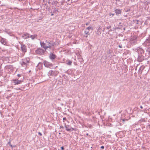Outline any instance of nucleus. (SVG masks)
Returning <instances> with one entry per match:
<instances>
[{
  "instance_id": "1",
  "label": "nucleus",
  "mask_w": 150,
  "mask_h": 150,
  "mask_svg": "<svg viewBox=\"0 0 150 150\" xmlns=\"http://www.w3.org/2000/svg\"><path fill=\"white\" fill-rule=\"evenodd\" d=\"M40 43L41 47L44 48L45 50H47L48 48L50 49L51 46L54 45V44L53 43H44V42H41Z\"/></svg>"
},
{
  "instance_id": "2",
  "label": "nucleus",
  "mask_w": 150,
  "mask_h": 150,
  "mask_svg": "<svg viewBox=\"0 0 150 150\" xmlns=\"http://www.w3.org/2000/svg\"><path fill=\"white\" fill-rule=\"evenodd\" d=\"M30 59L29 58H25L22 59L21 64L23 67H27L28 64L29 63Z\"/></svg>"
},
{
  "instance_id": "3",
  "label": "nucleus",
  "mask_w": 150,
  "mask_h": 150,
  "mask_svg": "<svg viewBox=\"0 0 150 150\" xmlns=\"http://www.w3.org/2000/svg\"><path fill=\"white\" fill-rule=\"evenodd\" d=\"M58 72L57 71L50 70L48 72L47 74L49 76H56L58 74Z\"/></svg>"
},
{
  "instance_id": "4",
  "label": "nucleus",
  "mask_w": 150,
  "mask_h": 150,
  "mask_svg": "<svg viewBox=\"0 0 150 150\" xmlns=\"http://www.w3.org/2000/svg\"><path fill=\"white\" fill-rule=\"evenodd\" d=\"M130 42L132 44L135 45L137 43V37L134 36L132 37L130 40Z\"/></svg>"
},
{
  "instance_id": "5",
  "label": "nucleus",
  "mask_w": 150,
  "mask_h": 150,
  "mask_svg": "<svg viewBox=\"0 0 150 150\" xmlns=\"http://www.w3.org/2000/svg\"><path fill=\"white\" fill-rule=\"evenodd\" d=\"M35 52L37 54L39 55L42 54L44 53V50L41 48H38L35 50Z\"/></svg>"
},
{
  "instance_id": "6",
  "label": "nucleus",
  "mask_w": 150,
  "mask_h": 150,
  "mask_svg": "<svg viewBox=\"0 0 150 150\" xmlns=\"http://www.w3.org/2000/svg\"><path fill=\"white\" fill-rule=\"evenodd\" d=\"M21 49L22 52L24 53L22 56H23L24 55V54L27 52L26 46L24 45H21Z\"/></svg>"
},
{
  "instance_id": "7",
  "label": "nucleus",
  "mask_w": 150,
  "mask_h": 150,
  "mask_svg": "<svg viewBox=\"0 0 150 150\" xmlns=\"http://www.w3.org/2000/svg\"><path fill=\"white\" fill-rule=\"evenodd\" d=\"M150 43V36L146 40L143 44V45L145 46H148Z\"/></svg>"
},
{
  "instance_id": "8",
  "label": "nucleus",
  "mask_w": 150,
  "mask_h": 150,
  "mask_svg": "<svg viewBox=\"0 0 150 150\" xmlns=\"http://www.w3.org/2000/svg\"><path fill=\"white\" fill-rule=\"evenodd\" d=\"M44 64L45 67L49 68H50V67L52 65V64L51 63L45 61L44 62Z\"/></svg>"
},
{
  "instance_id": "9",
  "label": "nucleus",
  "mask_w": 150,
  "mask_h": 150,
  "mask_svg": "<svg viewBox=\"0 0 150 150\" xmlns=\"http://www.w3.org/2000/svg\"><path fill=\"white\" fill-rule=\"evenodd\" d=\"M13 81L14 85H15L21 84L22 82V81L21 80H20L16 79H13Z\"/></svg>"
},
{
  "instance_id": "10",
  "label": "nucleus",
  "mask_w": 150,
  "mask_h": 150,
  "mask_svg": "<svg viewBox=\"0 0 150 150\" xmlns=\"http://www.w3.org/2000/svg\"><path fill=\"white\" fill-rule=\"evenodd\" d=\"M30 37V35L28 33H25L22 35V37L24 39H27Z\"/></svg>"
},
{
  "instance_id": "11",
  "label": "nucleus",
  "mask_w": 150,
  "mask_h": 150,
  "mask_svg": "<svg viewBox=\"0 0 150 150\" xmlns=\"http://www.w3.org/2000/svg\"><path fill=\"white\" fill-rule=\"evenodd\" d=\"M0 41L2 44L4 45H6L7 43L6 40L2 38H0Z\"/></svg>"
},
{
  "instance_id": "12",
  "label": "nucleus",
  "mask_w": 150,
  "mask_h": 150,
  "mask_svg": "<svg viewBox=\"0 0 150 150\" xmlns=\"http://www.w3.org/2000/svg\"><path fill=\"white\" fill-rule=\"evenodd\" d=\"M49 57L50 59L52 60L55 59L56 56L55 54L51 53L50 54L49 56Z\"/></svg>"
},
{
  "instance_id": "13",
  "label": "nucleus",
  "mask_w": 150,
  "mask_h": 150,
  "mask_svg": "<svg viewBox=\"0 0 150 150\" xmlns=\"http://www.w3.org/2000/svg\"><path fill=\"white\" fill-rule=\"evenodd\" d=\"M144 60V57L142 55L139 56L138 58V60L139 62H142Z\"/></svg>"
},
{
  "instance_id": "14",
  "label": "nucleus",
  "mask_w": 150,
  "mask_h": 150,
  "mask_svg": "<svg viewBox=\"0 0 150 150\" xmlns=\"http://www.w3.org/2000/svg\"><path fill=\"white\" fill-rule=\"evenodd\" d=\"M145 68V67L144 66H141L139 68V73L141 74L143 70Z\"/></svg>"
},
{
  "instance_id": "15",
  "label": "nucleus",
  "mask_w": 150,
  "mask_h": 150,
  "mask_svg": "<svg viewBox=\"0 0 150 150\" xmlns=\"http://www.w3.org/2000/svg\"><path fill=\"white\" fill-rule=\"evenodd\" d=\"M89 32V30H88L86 29V30L84 32V33L85 34V35H84V36L86 37V38L87 37L88 35H90Z\"/></svg>"
},
{
  "instance_id": "16",
  "label": "nucleus",
  "mask_w": 150,
  "mask_h": 150,
  "mask_svg": "<svg viewBox=\"0 0 150 150\" xmlns=\"http://www.w3.org/2000/svg\"><path fill=\"white\" fill-rule=\"evenodd\" d=\"M69 126L68 125H65V127L67 131L70 132L71 131V129L70 128H69Z\"/></svg>"
},
{
  "instance_id": "17",
  "label": "nucleus",
  "mask_w": 150,
  "mask_h": 150,
  "mask_svg": "<svg viewBox=\"0 0 150 150\" xmlns=\"http://www.w3.org/2000/svg\"><path fill=\"white\" fill-rule=\"evenodd\" d=\"M115 13L116 14H120L121 13V10L118 9H117L115 10Z\"/></svg>"
},
{
  "instance_id": "18",
  "label": "nucleus",
  "mask_w": 150,
  "mask_h": 150,
  "mask_svg": "<svg viewBox=\"0 0 150 150\" xmlns=\"http://www.w3.org/2000/svg\"><path fill=\"white\" fill-rule=\"evenodd\" d=\"M42 67V64L40 62H39L37 66V67L39 69H40V68H41Z\"/></svg>"
},
{
  "instance_id": "19",
  "label": "nucleus",
  "mask_w": 150,
  "mask_h": 150,
  "mask_svg": "<svg viewBox=\"0 0 150 150\" xmlns=\"http://www.w3.org/2000/svg\"><path fill=\"white\" fill-rule=\"evenodd\" d=\"M147 120V118H144V119H141L139 120V122H145Z\"/></svg>"
},
{
  "instance_id": "20",
  "label": "nucleus",
  "mask_w": 150,
  "mask_h": 150,
  "mask_svg": "<svg viewBox=\"0 0 150 150\" xmlns=\"http://www.w3.org/2000/svg\"><path fill=\"white\" fill-rule=\"evenodd\" d=\"M67 61L68 62L67 63V64L68 65H71L72 63V61L71 60H68Z\"/></svg>"
},
{
  "instance_id": "21",
  "label": "nucleus",
  "mask_w": 150,
  "mask_h": 150,
  "mask_svg": "<svg viewBox=\"0 0 150 150\" xmlns=\"http://www.w3.org/2000/svg\"><path fill=\"white\" fill-rule=\"evenodd\" d=\"M86 29L87 30H90V29H91V30H93V28L92 27L89 26L88 27L86 28Z\"/></svg>"
},
{
  "instance_id": "22",
  "label": "nucleus",
  "mask_w": 150,
  "mask_h": 150,
  "mask_svg": "<svg viewBox=\"0 0 150 150\" xmlns=\"http://www.w3.org/2000/svg\"><path fill=\"white\" fill-rule=\"evenodd\" d=\"M30 37L31 38V39L33 40L35 38V36L33 35H30Z\"/></svg>"
},
{
  "instance_id": "23",
  "label": "nucleus",
  "mask_w": 150,
  "mask_h": 150,
  "mask_svg": "<svg viewBox=\"0 0 150 150\" xmlns=\"http://www.w3.org/2000/svg\"><path fill=\"white\" fill-rule=\"evenodd\" d=\"M8 144H9L10 146H11V147H12V145L11 144V142H8Z\"/></svg>"
},
{
  "instance_id": "24",
  "label": "nucleus",
  "mask_w": 150,
  "mask_h": 150,
  "mask_svg": "<svg viewBox=\"0 0 150 150\" xmlns=\"http://www.w3.org/2000/svg\"><path fill=\"white\" fill-rule=\"evenodd\" d=\"M110 28H111V26H108V27H107V28H106V29H107L108 30V29H109Z\"/></svg>"
},
{
  "instance_id": "25",
  "label": "nucleus",
  "mask_w": 150,
  "mask_h": 150,
  "mask_svg": "<svg viewBox=\"0 0 150 150\" xmlns=\"http://www.w3.org/2000/svg\"><path fill=\"white\" fill-rule=\"evenodd\" d=\"M61 150H64V149L63 146H62L61 147Z\"/></svg>"
},
{
  "instance_id": "26",
  "label": "nucleus",
  "mask_w": 150,
  "mask_h": 150,
  "mask_svg": "<svg viewBox=\"0 0 150 150\" xmlns=\"http://www.w3.org/2000/svg\"><path fill=\"white\" fill-rule=\"evenodd\" d=\"M44 43H50L49 42L47 41V40L45 41V42H44Z\"/></svg>"
},
{
  "instance_id": "27",
  "label": "nucleus",
  "mask_w": 150,
  "mask_h": 150,
  "mask_svg": "<svg viewBox=\"0 0 150 150\" xmlns=\"http://www.w3.org/2000/svg\"><path fill=\"white\" fill-rule=\"evenodd\" d=\"M63 120H67L66 118V117H64V118H63Z\"/></svg>"
},
{
  "instance_id": "28",
  "label": "nucleus",
  "mask_w": 150,
  "mask_h": 150,
  "mask_svg": "<svg viewBox=\"0 0 150 150\" xmlns=\"http://www.w3.org/2000/svg\"><path fill=\"white\" fill-rule=\"evenodd\" d=\"M68 1L70 2V3H71L72 0H67Z\"/></svg>"
},
{
  "instance_id": "29",
  "label": "nucleus",
  "mask_w": 150,
  "mask_h": 150,
  "mask_svg": "<svg viewBox=\"0 0 150 150\" xmlns=\"http://www.w3.org/2000/svg\"><path fill=\"white\" fill-rule=\"evenodd\" d=\"M38 134L40 135V136H42V133L40 132H38Z\"/></svg>"
},
{
  "instance_id": "30",
  "label": "nucleus",
  "mask_w": 150,
  "mask_h": 150,
  "mask_svg": "<svg viewBox=\"0 0 150 150\" xmlns=\"http://www.w3.org/2000/svg\"><path fill=\"white\" fill-rule=\"evenodd\" d=\"M119 47L120 48H122V45H119Z\"/></svg>"
},
{
  "instance_id": "31",
  "label": "nucleus",
  "mask_w": 150,
  "mask_h": 150,
  "mask_svg": "<svg viewBox=\"0 0 150 150\" xmlns=\"http://www.w3.org/2000/svg\"><path fill=\"white\" fill-rule=\"evenodd\" d=\"M104 147L103 146H102L101 147V148L102 149H104Z\"/></svg>"
},
{
  "instance_id": "32",
  "label": "nucleus",
  "mask_w": 150,
  "mask_h": 150,
  "mask_svg": "<svg viewBox=\"0 0 150 150\" xmlns=\"http://www.w3.org/2000/svg\"><path fill=\"white\" fill-rule=\"evenodd\" d=\"M89 24V23H86V25H88V24Z\"/></svg>"
},
{
  "instance_id": "33",
  "label": "nucleus",
  "mask_w": 150,
  "mask_h": 150,
  "mask_svg": "<svg viewBox=\"0 0 150 150\" xmlns=\"http://www.w3.org/2000/svg\"><path fill=\"white\" fill-rule=\"evenodd\" d=\"M16 89H17V90H21V89H20V88H16Z\"/></svg>"
},
{
  "instance_id": "34",
  "label": "nucleus",
  "mask_w": 150,
  "mask_h": 150,
  "mask_svg": "<svg viewBox=\"0 0 150 150\" xmlns=\"http://www.w3.org/2000/svg\"><path fill=\"white\" fill-rule=\"evenodd\" d=\"M140 108H141V109H142V108H143V107H142V106H140Z\"/></svg>"
},
{
  "instance_id": "35",
  "label": "nucleus",
  "mask_w": 150,
  "mask_h": 150,
  "mask_svg": "<svg viewBox=\"0 0 150 150\" xmlns=\"http://www.w3.org/2000/svg\"><path fill=\"white\" fill-rule=\"evenodd\" d=\"M122 122H123V123H124V121H125V120H124V119H123V120H122Z\"/></svg>"
},
{
  "instance_id": "36",
  "label": "nucleus",
  "mask_w": 150,
  "mask_h": 150,
  "mask_svg": "<svg viewBox=\"0 0 150 150\" xmlns=\"http://www.w3.org/2000/svg\"><path fill=\"white\" fill-rule=\"evenodd\" d=\"M142 52H143V53H144V51L143 50H142Z\"/></svg>"
},
{
  "instance_id": "37",
  "label": "nucleus",
  "mask_w": 150,
  "mask_h": 150,
  "mask_svg": "<svg viewBox=\"0 0 150 150\" xmlns=\"http://www.w3.org/2000/svg\"><path fill=\"white\" fill-rule=\"evenodd\" d=\"M71 131L72 130H74V128H71Z\"/></svg>"
},
{
  "instance_id": "38",
  "label": "nucleus",
  "mask_w": 150,
  "mask_h": 150,
  "mask_svg": "<svg viewBox=\"0 0 150 150\" xmlns=\"http://www.w3.org/2000/svg\"><path fill=\"white\" fill-rule=\"evenodd\" d=\"M18 76H20V74H18Z\"/></svg>"
},
{
  "instance_id": "39",
  "label": "nucleus",
  "mask_w": 150,
  "mask_h": 150,
  "mask_svg": "<svg viewBox=\"0 0 150 150\" xmlns=\"http://www.w3.org/2000/svg\"><path fill=\"white\" fill-rule=\"evenodd\" d=\"M116 1H119L120 0H115Z\"/></svg>"
},
{
  "instance_id": "40",
  "label": "nucleus",
  "mask_w": 150,
  "mask_h": 150,
  "mask_svg": "<svg viewBox=\"0 0 150 150\" xmlns=\"http://www.w3.org/2000/svg\"><path fill=\"white\" fill-rule=\"evenodd\" d=\"M57 66H56V67H55V68H57Z\"/></svg>"
},
{
  "instance_id": "41",
  "label": "nucleus",
  "mask_w": 150,
  "mask_h": 150,
  "mask_svg": "<svg viewBox=\"0 0 150 150\" xmlns=\"http://www.w3.org/2000/svg\"><path fill=\"white\" fill-rule=\"evenodd\" d=\"M86 135H87V136H88V133H87V134H86Z\"/></svg>"
},
{
  "instance_id": "42",
  "label": "nucleus",
  "mask_w": 150,
  "mask_h": 150,
  "mask_svg": "<svg viewBox=\"0 0 150 150\" xmlns=\"http://www.w3.org/2000/svg\"><path fill=\"white\" fill-rule=\"evenodd\" d=\"M137 67L136 68V69H135V70H137Z\"/></svg>"
},
{
  "instance_id": "43",
  "label": "nucleus",
  "mask_w": 150,
  "mask_h": 150,
  "mask_svg": "<svg viewBox=\"0 0 150 150\" xmlns=\"http://www.w3.org/2000/svg\"><path fill=\"white\" fill-rule=\"evenodd\" d=\"M138 20H137V22H138Z\"/></svg>"
},
{
  "instance_id": "44",
  "label": "nucleus",
  "mask_w": 150,
  "mask_h": 150,
  "mask_svg": "<svg viewBox=\"0 0 150 150\" xmlns=\"http://www.w3.org/2000/svg\"><path fill=\"white\" fill-rule=\"evenodd\" d=\"M58 100H60V99H58Z\"/></svg>"
},
{
  "instance_id": "45",
  "label": "nucleus",
  "mask_w": 150,
  "mask_h": 150,
  "mask_svg": "<svg viewBox=\"0 0 150 150\" xmlns=\"http://www.w3.org/2000/svg\"><path fill=\"white\" fill-rule=\"evenodd\" d=\"M53 15V14H51V15H52H52Z\"/></svg>"
},
{
  "instance_id": "46",
  "label": "nucleus",
  "mask_w": 150,
  "mask_h": 150,
  "mask_svg": "<svg viewBox=\"0 0 150 150\" xmlns=\"http://www.w3.org/2000/svg\"><path fill=\"white\" fill-rule=\"evenodd\" d=\"M43 0V1H44L45 0Z\"/></svg>"
}]
</instances>
